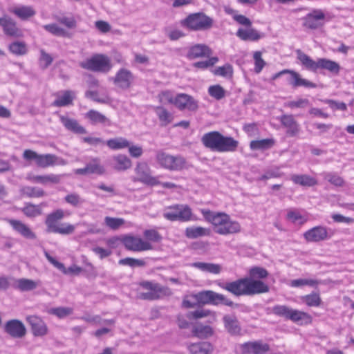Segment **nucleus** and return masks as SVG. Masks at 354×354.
I'll return each instance as SVG.
<instances>
[{
	"mask_svg": "<svg viewBox=\"0 0 354 354\" xmlns=\"http://www.w3.org/2000/svg\"><path fill=\"white\" fill-rule=\"evenodd\" d=\"M318 69H325L334 75H338L341 67L339 64L326 58L318 59Z\"/></svg>",
	"mask_w": 354,
	"mask_h": 354,
	"instance_id": "31",
	"label": "nucleus"
},
{
	"mask_svg": "<svg viewBox=\"0 0 354 354\" xmlns=\"http://www.w3.org/2000/svg\"><path fill=\"white\" fill-rule=\"evenodd\" d=\"M284 74H289V77L287 78L288 84L294 88L299 86H304L306 88H315L316 84L308 80L304 79L301 75L295 71L284 69L277 73H275L272 80H274Z\"/></svg>",
	"mask_w": 354,
	"mask_h": 354,
	"instance_id": "12",
	"label": "nucleus"
},
{
	"mask_svg": "<svg viewBox=\"0 0 354 354\" xmlns=\"http://www.w3.org/2000/svg\"><path fill=\"white\" fill-rule=\"evenodd\" d=\"M9 224L12 228L20 234L22 236L28 239H35V234L30 230V228L18 220L10 219L8 220Z\"/></svg>",
	"mask_w": 354,
	"mask_h": 354,
	"instance_id": "24",
	"label": "nucleus"
},
{
	"mask_svg": "<svg viewBox=\"0 0 354 354\" xmlns=\"http://www.w3.org/2000/svg\"><path fill=\"white\" fill-rule=\"evenodd\" d=\"M268 275V271L261 267L255 266L250 269L249 277L254 279H259L266 278Z\"/></svg>",
	"mask_w": 354,
	"mask_h": 354,
	"instance_id": "57",
	"label": "nucleus"
},
{
	"mask_svg": "<svg viewBox=\"0 0 354 354\" xmlns=\"http://www.w3.org/2000/svg\"><path fill=\"white\" fill-rule=\"evenodd\" d=\"M89 174H102L104 172V167L100 164L99 161L94 160L86 165Z\"/></svg>",
	"mask_w": 354,
	"mask_h": 354,
	"instance_id": "63",
	"label": "nucleus"
},
{
	"mask_svg": "<svg viewBox=\"0 0 354 354\" xmlns=\"http://www.w3.org/2000/svg\"><path fill=\"white\" fill-rule=\"evenodd\" d=\"M212 54L209 48L205 44H196L189 48L187 57L196 59L203 57H209Z\"/></svg>",
	"mask_w": 354,
	"mask_h": 354,
	"instance_id": "26",
	"label": "nucleus"
},
{
	"mask_svg": "<svg viewBox=\"0 0 354 354\" xmlns=\"http://www.w3.org/2000/svg\"><path fill=\"white\" fill-rule=\"evenodd\" d=\"M158 97L160 102L164 104H174L175 100V96H174L173 93L169 91H162L158 94Z\"/></svg>",
	"mask_w": 354,
	"mask_h": 354,
	"instance_id": "62",
	"label": "nucleus"
},
{
	"mask_svg": "<svg viewBox=\"0 0 354 354\" xmlns=\"http://www.w3.org/2000/svg\"><path fill=\"white\" fill-rule=\"evenodd\" d=\"M225 329L231 335H239L241 327L237 318L234 315H226L223 318Z\"/></svg>",
	"mask_w": 354,
	"mask_h": 354,
	"instance_id": "29",
	"label": "nucleus"
},
{
	"mask_svg": "<svg viewBox=\"0 0 354 354\" xmlns=\"http://www.w3.org/2000/svg\"><path fill=\"white\" fill-rule=\"evenodd\" d=\"M287 218L292 223L299 222L300 224H304L307 221V219L304 216L299 212L295 210H289L288 212Z\"/></svg>",
	"mask_w": 354,
	"mask_h": 354,
	"instance_id": "64",
	"label": "nucleus"
},
{
	"mask_svg": "<svg viewBox=\"0 0 354 354\" xmlns=\"http://www.w3.org/2000/svg\"><path fill=\"white\" fill-rule=\"evenodd\" d=\"M140 286L148 290L146 292H142L140 297L146 300H156L164 297L171 295L172 291L167 286H163L158 283L152 281H143Z\"/></svg>",
	"mask_w": 354,
	"mask_h": 354,
	"instance_id": "9",
	"label": "nucleus"
},
{
	"mask_svg": "<svg viewBox=\"0 0 354 354\" xmlns=\"http://www.w3.org/2000/svg\"><path fill=\"white\" fill-rule=\"evenodd\" d=\"M106 145L113 150H119L129 147V141L123 137H117L108 140Z\"/></svg>",
	"mask_w": 354,
	"mask_h": 354,
	"instance_id": "43",
	"label": "nucleus"
},
{
	"mask_svg": "<svg viewBox=\"0 0 354 354\" xmlns=\"http://www.w3.org/2000/svg\"><path fill=\"white\" fill-rule=\"evenodd\" d=\"M154 111L160 120L161 126H167L172 122L173 115L165 108L161 106H156Z\"/></svg>",
	"mask_w": 354,
	"mask_h": 354,
	"instance_id": "39",
	"label": "nucleus"
},
{
	"mask_svg": "<svg viewBox=\"0 0 354 354\" xmlns=\"http://www.w3.org/2000/svg\"><path fill=\"white\" fill-rule=\"evenodd\" d=\"M253 59L254 62V71L259 74L261 72L266 64V62L262 58V53L261 51H255L253 53Z\"/></svg>",
	"mask_w": 354,
	"mask_h": 354,
	"instance_id": "55",
	"label": "nucleus"
},
{
	"mask_svg": "<svg viewBox=\"0 0 354 354\" xmlns=\"http://www.w3.org/2000/svg\"><path fill=\"white\" fill-rule=\"evenodd\" d=\"M192 333L194 336L201 339H205L211 337L214 331L209 326L198 325L193 328Z\"/></svg>",
	"mask_w": 354,
	"mask_h": 354,
	"instance_id": "45",
	"label": "nucleus"
},
{
	"mask_svg": "<svg viewBox=\"0 0 354 354\" xmlns=\"http://www.w3.org/2000/svg\"><path fill=\"white\" fill-rule=\"evenodd\" d=\"M119 264L129 266L130 267H142L145 266V261L142 259H137L133 258H124L119 261Z\"/></svg>",
	"mask_w": 354,
	"mask_h": 354,
	"instance_id": "59",
	"label": "nucleus"
},
{
	"mask_svg": "<svg viewBox=\"0 0 354 354\" xmlns=\"http://www.w3.org/2000/svg\"><path fill=\"white\" fill-rule=\"evenodd\" d=\"M280 122L287 129V134L295 136L299 132V125L292 115H283L280 117Z\"/></svg>",
	"mask_w": 354,
	"mask_h": 354,
	"instance_id": "23",
	"label": "nucleus"
},
{
	"mask_svg": "<svg viewBox=\"0 0 354 354\" xmlns=\"http://www.w3.org/2000/svg\"><path fill=\"white\" fill-rule=\"evenodd\" d=\"M39 282L28 279H19L17 281L16 288L21 291H30L35 289Z\"/></svg>",
	"mask_w": 354,
	"mask_h": 354,
	"instance_id": "46",
	"label": "nucleus"
},
{
	"mask_svg": "<svg viewBox=\"0 0 354 354\" xmlns=\"http://www.w3.org/2000/svg\"><path fill=\"white\" fill-rule=\"evenodd\" d=\"M80 66L84 69L95 72L107 73L113 67L111 59L104 54H95L91 58L80 63Z\"/></svg>",
	"mask_w": 354,
	"mask_h": 354,
	"instance_id": "6",
	"label": "nucleus"
},
{
	"mask_svg": "<svg viewBox=\"0 0 354 354\" xmlns=\"http://www.w3.org/2000/svg\"><path fill=\"white\" fill-rule=\"evenodd\" d=\"M292 309L285 305H277L272 308V313L277 316L290 319Z\"/></svg>",
	"mask_w": 354,
	"mask_h": 354,
	"instance_id": "54",
	"label": "nucleus"
},
{
	"mask_svg": "<svg viewBox=\"0 0 354 354\" xmlns=\"http://www.w3.org/2000/svg\"><path fill=\"white\" fill-rule=\"evenodd\" d=\"M213 23V19L203 12L190 14L182 22L183 26L194 31L209 30Z\"/></svg>",
	"mask_w": 354,
	"mask_h": 354,
	"instance_id": "7",
	"label": "nucleus"
},
{
	"mask_svg": "<svg viewBox=\"0 0 354 354\" xmlns=\"http://www.w3.org/2000/svg\"><path fill=\"white\" fill-rule=\"evenodd\" d=\"M9 50L12 54L20 56L27 53V46L23 41H15L10 44Z\"/></svg>",
	"mask_w": 354,
	"mask_h": 354,
	"instance_id": "51",
	"label": "nucleus"
},
{
	"mask_svg": "<svg viewBox=\"0 0 354 354\" xmlns=\"http://www.w3.org/2000/svg\"><path fill=\"white\" fill-rule=\"evenodd\" d=\"M319 284V281L312 279H297L290 281L292 287H302L304 286H315Z\"/></svg>",
	"mask_w": 354,
	"mask_h": 354,
	"instance_id": "58",
	"label": "nucleus"
},
{
	"mask_svg": "<svg viewBox=\"0 0 354 354\" xmlns=\"http://www.w3.org/2000/svg\"><path fill=\"white\" fill-rule=\"evenodd\" d=\"M24 214L28 217H36L42 213L41 204L33 205L27 204L22 209Z\"/></svg>",
	"mask_w": 354,
	"mask_h": 354,
	"instance_id": "50",
	"label": "nucleus"
},
{
	"mask_svg": "<svg viewBox=\"0 0 354 354\" xmlns=\"http://www.w3.org/2000/svg\"><path fill=\"white\" fill-rule=\"evenodd\" d=\"M291 180L297 185L306 187H312L317 184V180L306 174H294L290 177Z\"/></svg>",
	"mask_w": 354,
	"mask_h": 354,
	"instance_id": "36",
	"label": "nucleus"
},
{
	"mask_svg": "<svg viewBox=\"0 0 354 354\" xmlns=\"http://www.w3.org/2000/svg\"><path fill=\"white\" fill-rule=\"evenodd\" d=\"M11 12L22 20H26L36 14L35 9L29 6L15 8Z\"/></svg>",
	"mask_w": 354,
	"mask_h": 354,
	"instance_id": "37",
	"label": "nucleus"
},
{
	"mask_svg": "<svg viewBox=\"0 0 354 354\" xmlns=\"http://www.w3.org/2000/svg\"><path fill=\"white\" fill-rule=\"evenodd\" d=\"M64 211L62 209H57L48 214L45 220L46 232L62 235L73 234L75 230V225L68 223L61 222V220L64 218Z\"/></svg>",
	"mask_w": 354,
	"mask_h": 354,
	"instance_id": "4",
	"label": "nucleus"
},
{
	"mask_svg": "<svg viewBox=\"0 0 354 354\" xmlns=\"http://www.w3.org/2000/svg\"><path fill=\"white\" fill-rule=\"evenodd\" d=\"M0 26L3 28L5 34L8 35L15 37L22 36V32L17 28L16 22L8 16L0 18Z\"/></svg>",
	"mask_w": 354,
	"mask_h": 354,
	"instance_id": "21",
	"label": "nucleus"
},
{
	"mask_svg": "<svg viewBox=\"0 0 354 354\" xmlns=\"http://www.w3.org/2000/svg\"><path fill=\"white\" fill-rule=\"evenodd\" d=\"M219 286L237 297L266 293L270 290L269 286L263 281L249 277L232 282L220 283Z\"/></svg>",
	"mask_w": 354,
	"mask_h": 354,
	"instance_id": "2",
	"label": "nucleus"
},
{
	"mask_svg": "<svg viewBox=\"0 0 354 354\" xmlns=\"http://www.w3.org/2000/svg\"><path fill=\"white\" fill-rule=\"evenodd\" d=\"M201 212L205 220L212 225L213 231L217 234L227 236L239 234L242 230L239 222L232 219L225 212H213L206 209H202Z\"/></svg>",
	"mask_w": 354,
	"mask_h": 354,
	"instance_id": "1",
	"label": "nucleus"
},
{
	"mask_svg": "<svg viewBox=\"0 0 354 354\" xmlns=\"http://www.w3.org/2000/svg\"><path fill=\"white\" fill-rule=\"evenodd\" d=\"M240 354H267L270 345L262 340L249 341L238 346Z\"/></svg>",
	"mask_w": 354,
	"mask_h": 354,
	"instance_id": "14",
	"label": "nucleus"
},
{
	"mask_svg": "<svg viewBox=\"0 0 354 354\" xmlns=\"http://www.w3.org/2000/svg\"><path fill=\"white\" fill-rule=\"evenodd\" d=\"M192 209L187 205H176L168 207L163 214L164 217L171 221H188L192 219Z\"/></svg>",
	"mask_w": 354,
	"mask_h": 354,
	"instance_id": "11",
	"label": "nucleus"
},
{
	"mask_svg": "<svg viewBox=\"0 0 354 354\" xmlns=\"http://www.w3.org/2000/svg\"><path fill=\"white\" fill-rule=\"evenodd\" d=\"M296 54L298 60L305 68L314 72L318 70V59L313 60L301 50H297Z\"/></svg>",
	"mask_w": 354,
	"mask_h": 354,
	"instance_id": "28",
	"label": "nucleus"
},
{
	"mask_svg": "<svg viewBox=\"0 0 354 354\" xmlns=\"http://www.w3.org/2000/svg\"><path fill=\"white\" fill-rule=\"evenodd\" d=\"M201 140L205 148L219 153L234 152L239 146L238 140L231 136H225L217 131L204 133Z\"/></svg>",
	"mask_w": 354,
	"mask_h": 354,
	"instance_id": "3",
	"label": "nucleus"
},
{
	"mask_svg": "<svg viewBox=\"0 0 354 354\" xmlns=\"http://www.w3.org/2000/svg\"><path fill=\"white\" fill-rule=\"evenodd\" d=\"M21 192L29 197H41L45 194L43 189L32 187H24L21 189Z\"/></svg>",
	"mask_w": 354,
	"mask_h": 354,
	"instance_id": "60",
	"label": "nucleus"
},
{
	"mask_svg": "<svg viewBox=\"0 0 354 354\" xmlns=\"http://www.w3.org/2000/svg\"><path fill=\"white\" fill-rule=\"evenodd\" d=\"M157 163L169 171H180L185 167L186 160L180 156H172L162 151L156 153Z\"/></svg>",
	"mask_w": 354,
	"mask_h": 354,
	"instance_id": "8",
	"label": "nucleus"
},
{
	"mask_svg": "<svg viewBox=\"0 0 354 354\" xmlns=\"http://www.w3.org/2000/svg\"><path fill=\"white\" fill-rule=\"evenodd\" d=\"M125 221L122 218H114L106 216L104 218V223L110 229L115 230L124 224Z\"/></svg>",
	"mask_w": 354,
	"mask_h": 354,
	"instance_id": "56",
	"label": "nucleus"
},
{
	"mask_svg": "<svg viewBox=\"0 0 354 354\" xmlns=\"http://www.w3.org/2000/svg\"><path fill=\"white\" fill-rule=\"evenodd\" d=\"M134 172L136 175L131 177V180L134 183L140 182L151 186L159 184L157 178L151 176V169L145 162H138L134 168Z\"/></svg>",
	"mask_w": 354,
	"mask_h": 354,
	"instance_id": "10",
	"label": "nucleus"
},
{
	"mask_svg": "<svg viewBox=\"0 0 354 354\" xmlns=\"http://www.w3.org/2000/svg\"><path fill=\"white\" fill-rule=\"evenodd\" d=\"M174 105L180 110L188 109L195 111L198 109V105L191 95L185 93H180L175 96Z\"/></svg>",
	"mask_w": 354,
	"mask_h": 354,
	"instance_id": "19",
	"label": "nucleus"
},
{
	"mask_svg": "<svg viewBox=\"0 0 354 354\" xmlns=\"http://www.w3.org/2000/svg\"><path fill=\"white\" fill-rule=\"evenodd\" d=\"M131 160L125 155L118 154L112 158V167L116 171H126L131 168Z\"/></svg>",
	"mask_w": 354,
	"mask_h": 354,
	"instance_id": "27",
	"label": "nucleus"
},
{
	"mask_svg": "<svg viewBox=\"0 0 354 354\" xmlns=\"http://www.w3.org/2000/svg\"><path fill=\"white\" fill-rule=\"evenodd\" d=\"M274 144L275 140L273 138H266L251 141L250 147L252 150L263 151L272 148Z\"/></svg>",
	"mask_w": 354,
	"mask_h": 354,
	"instance_id": "38",
	"label": "nucleus"
},
{
	"mask_svg": "<svg viewBox=\"0 0 354 354\" xmlns=\"http://www.w3.org/2000/svg\"><path fill=\"white\" fill-rule=\"evenodd\" d=\"M122 242L127 250L133 252H142L153 249L152 245L149 241H144L138 236H127L123 239Z\"/></svg>",
	"mask_w": 354,
	"mask_h": 354,
	"instance_id": "15",
	"label": "nucleus"
},
{
	"mask_svg": "<svg viewBox=\"0 0 354 354\" xmlns=\"http://www.w3.org/2000/svg\"><path fill=\"white\" fill-rule=\"evenodd\" d=\"M193 266L201 271L216 274H219L221 271V266L220 265L212 263L196 262L193 263Z\"/></svg>",
	"mask_w": 354,
	"mask_h": 354,
	"instance_id": "40",
	"label": "nucleus"
},
{
	"mask_svg": "<svg viewBox=\"0 0 354 354\" xmlns=\"http://www.w3.org/2000/svg\"><path fill=\"white\" fill-rule=\"evenodd\" d=\"M302 302L309 307H318L321 305L322 299L319 293L313 292L300 297Z\"/></svg>",
	"mask_w": 354,
	"mask_h": 354,
	"instance_id": "44",
	"label": "nucleus"
},
{
	"mask_svg": "<svg viewBox=\"0 0 354 354\" xmlns=\"http://www.w3.org/2000/svg\"><path fill=\"white\" fill-rule=\"evenodd\" d=\"M50 315H53L59 319L65 318L73 313V309L70 307H57L52 308L48 310Z\"/></svg>",
	"mask_w": 354,
	"mask_h": 354,
	"instance_id": "49",
	"label": "nucleus"
},
{
	"mask_svg": "<svg viewBox=\"0 0 354 354\" xmlns=\"http://www.w3.org/2000/svg\"><path fill=\"white\" fill-rule=\"evenodd\" d=\"M325 14L320 9H314L304 19V26L309 29H317L324 24Z\"/></svg>",
	"mask_w": 354,
	"mask_h": 354,
	"instance_id": "16",
	"label": "nucleus"
},
{
	"mask_svg": "<svg viewBox=\"0 0 354 354\" xmlns=\"http://www.w3.org/2000/svg\"><path fill=\"white\" fill-rule=\"evenodd\" d=\"M60 120L68 130L80 134L86 133L85 129L80 126L77 120L63 115L60 116Z\"/></svg>",
	"mask_w": 354,
	"mask_h": 354,
	"instance_id": "34",
	"label": "nucleus"
},
{
	"mask_svg": "<svg viewBox=\"0 0 354 354\" xmlns=\"http://www.w3.org/2000/svg\"><path fill=\"white\" fill-rule=\"evenodd\" d=\"M290 315V320L301 325L309 324L312 322L311 316L304 311L292 309L291 314Z\"/></svg>",
	"mask_w": 354,
	"mask_h": 354,
	"instance_id": "33",
	"label": "nucleus"
},
{
	"mask_svg": "<svg viewBox=\"0 0 354 354\" xmlns=\"http://www.w3.org/2000/svg\"><path fill=\"white\" fill-rule=\"evenodd\" d=\"M24 160L31 162L35 161L37 167L46 168L48 167L58 165H65L67 162L55 154L46 153L39 154L31 149H26L23 153Z\"/></svg>",
	"mask_w": 354,
	"mask_h": 354,
	"instance_id": "5",
	"label": "nucleus"
},
{
	"mask_svg": "<svg viewBox=\"0 0 354 354\" xmlns=\"http://www.w3.org/2000/svg\"><path fill=\"white\" fill-rule=\"evenodd\" d=\"M304 239L309 243H319L331 238V230L324 225L315 226L304 233Z\"/></svg>",
	"mask_w": 354,
	"mask_h": 354,
	"instance_id": "13",
	"label": "nucleus"
},
{
	"mask_svg": "<svg viewBox=\"0 0 354 354\" xmlns=\"http://www.w3.org/2000/svg\"><path fill=\"white\" fill-rule=\"evenodd\" d=\"M62 175L48 174L44 176H33L29 177L28 179L33 183H38L42 185L57 184L60 182Z\"/></svg>",
	"mask_w": 354,
	"mask_h": 354,
	"instance_id": "32",
	"label": "nucleus"
},
{
	"mask_svg": "<svg viewBox=\"0 0 354 354\" xmlns=\"http://www.w3.org/2000/svg\"><path fill=\"white\" fill-rule=\"evenodd\" d=\"M44 28L50 33L59 37H69L70 34L63 28L59 27L55 24L44 25Z\"/></svg>",
	"mask_w": 354,
	"mask_h": 354,
	"instance_id": "48",
	"label": "nucleus"
},
{
	"mask_svg": "<svg viewBox=\"0 0 354 354\" xmlns=\"http://www.w3.org/2000/svg\"><path fill=\"white\" fill-rule=\"evenodd\" d=\"M26 321L30 325L34 336L43 337L48 333L47 325L41 317L36 315H30L26 317Z\"/></svg>",
	"mask_w": 354,
	"mask_h": 354,
	"instance_id": "18",
	"label": "nucleus"
},
{
	"mask_svg": "<svg viewBox=\"0 0 354 354\" xmlns=\"http://www.w3.org/2000/svg\"><path fill=\"white\" fill-rule=\"evenodd\" d=\"M208 93L217 100H220L225 96V89L218 84L210 86L208 88Z\"/></svg>",
	"mask_w": 354,
	"mask_h": 354,
	"instance_id": "53",
	"label": "nucleus"
},
{
	"mask_svg": "<svg viewBox=\"0 0 354 354\" xmlns=\"http://www.w3.org/2000/svg\"><path fill=\"white\" fill-rule=\"evenodd\" d=\"M187 316L189 319H195L210 317L212 319V320L209 321L210 323L216 320V313L207 309H198L193 312H189Z\"/></svg>",
	"mask_w": 354,
	"mask_h": 354,
	"instance_id": "41",
	"label": "nucleus"
},
{
	"mask_svg": "<svg viewBox=\"0 0 354 354\" xmlns=\"http://www.w3.org/2000/svg\"><path fill=\"white\" fill-rule=\"evenodd\" d=\"M45 257L48 259V261L53 264L56 268L62 271L65 274H79L82 269L76 265H73L69 268H66L62 263L59 262L55 258L51 257L47 252H44Z\"/></svg>",
	"mask_w": 354,
	"mask_h": 354,
	"instance_id": "22",
	"label": "nucleus"
},
{
	"mask_svg": "<svg viewBox=\"0 0 354 354\" xmlns=\"http://www.w3.org/2000/svg\"><path fill=\"white\" fill-rule=\"evenodd\" d=\"M214 75L224 77H231L233 74V68L230 64H225L216 68L214 71Z\"/></svg>",
	"mask_w": 354,
	"mask_h": 354,
	"instance_id": "61",
	"label": "nucleus"
},
{
	"mask_svg": "<svg viewBox=\"0 0 354 354\" xmlns=\"http://www.w3.org/2000/svg\"><path fill=\"white\" fill-rule=\"evenodd\" d=\"M187 348L191 354H210L212 351V346L208 342L191 344Z\"/></svg>",
	"mask_w": 354,
	"mask_h": 354,
	"instance_id": "35",
	"label": "nucleus"
},
{
	"mask_svg": "<svg viewBox=\"0 0 354 354\" xmlns=\"http://www.w3.org/2000/svg\"><path fill=\"white\" fill-rule=\"evenodd\" d=\"M236 35L243 41H258L263 37V34L259 33L254 28H239Z\"/></svg>",
	"mask_w": 354,
	"mask_h": 354,
	"instance_id": "30",
	"label": "nucleus"
},
{
	"mask_svg": "<svg viewBox=\"0 0 354 354\" xmlns=\"http://www.w3.org/2000/svg\"><path fill=\"white\" fill-rule=\"evenodd\" d=\"M85 118L89 120L93 124H105L109 121L104 115L93 109L86 113Z\"/></svg>",
	"mask_w": 354,
	"mask_h": 354,
	"instance_id": "42",
	"label": "nucleus"
},
{
	"mask_svg": "<svg viewBox=\"0 0 354 354\" xmlns=\"http://www.w3.org/2000/svg\"><path fill=\"white\" fill-rule=\"evenodd\" d=\"M214 295V291L212 290H205L199 292L194 295V298L198 303L203 304H212Z\"/></svg>",
	"mask_w": 354,
	"mask_h": 354,
	"instance_id": "52",
	"label": "nucleus"
},
{
	"mask_svg": "<svg viewBox=\"0 0 354 354\" xmlns=\"http://www.w3.org/2000/svg\"><path fill=\"white\" fill-rule=\"evenodd\" d=\"M134 76L131 71L126 68L120 69L113 77L114 84L121 89H128L131 86Z\"/></svg>",
	"mask_w": 354,
	"mask_h": 354,
	"instance_id": "17",
	"label": "nucleus"
},
{
	"mask_svg": "<svg viewBox=\"0 0 354 354\" xmlns=\"http://www.w3.org/2000/svg\"><path fill=\"white\" fill-rule=\"evenodd\" d=\"M212 234L209 228L201 226H192L187 227L185 230V235L190 239H198L203 236H209Z\"/></svg>",
	"mask_w": 354,
	"mask_h": 354,
	"instance_id": "25",
	"label": "nucleus"
},
{
	"mask_svg": "<svg viewBox=\"0 0 354 354\" xmlns=\"http://www.w3.org/2000/svg\"><path fill=\"white\" fill-rule=\"evenodd\" d=\"M4 330L14 338H22L26 333V329L24 323L18 319L8 321L5 324Z\"/></svg>",
	"mask_w": 354,
	"mask_h": 354,
	"instance_id": "20",
	"label": "nucleus"
},
{
	"mask_svg": "<svg viewBox=\"0 0 354 354\" xmlns=\"http://www.w3.org/2000/svg\"><path fill=\"white\" fill-rule=\"evenodd\" d=\"M75 97V94L73 91H66L64 94L55 100L53 102V105L55 106H65L71 104Z\"/></svg>",
	"mask_w": 354,
	"mask_h": 354,
	"instance_id": "47",
	"label": "nucleus"
}]
</instances>
